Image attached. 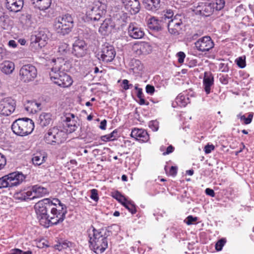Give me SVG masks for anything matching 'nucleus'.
Instances as JSON below:
<instances>
[{
    "instance_id": "obj_37",
    "label": "nucleus",
    "mask_w": 254,
    "mask_h": 254,
    "mask_svg": "<svg viewBox=\"0 0 254 254\" xmlns=\"http://www.w3.org/2000/svg\"><path fill=\"white\" fill-rule=\"evenodd\" d=\"M46 158V157L44 154L37 153L34 155L32 158V162L35 165L39 166L45 162Z\"/></svg>"
},
{
    "instance_id": "obj_10",
    "label": "nucleus",
    "mask_w": 254,
    "mask_h": 254,
    "mask_svg": "<svg viewBox=\"0 0 254 254\" xmlns=\"http://www.w3.org/2000/svg\"><path fill=\"white\" fill-rule=\"evenodd\" d=\"M16 102L11 98H6L0 102V114L8 116L15 110Z\"/></svg>"
},
{
    "instance_id": "obj_5",
    "label": "nucleus",
    "mask_w": 254,
    "mask_h": 254,
    "mask_svg": "<svg viewBox=\"0 0 254 254\" xmlns=\"http://www.w3.org/2000/svg\"><path fill=\"white\" fill-rule=\"evenodd\" d=\"M52 202L50 198H44L39 200L34 205L37 219L40 224L45 227L48 224V209L51 207Z\"/></svg>"
},
{
    "instance_id": "obj_13",
    "label": "nucleus",
    "mask_w": 254,
    "mask_h": 254,
    "mask_svg": "<svg viewBox=\"0 0 254 254\" xmlns=\"http://www.w3.org/2000/svg\"><path fill=\"white\" fill-rule=\"evenodd\" d=\"M87 44L85 41L77 39L72 45V54L77 58L84 57L87 51Z\"/></svg>"
},
{
    "instance_id": "obj_33",
    "label": "nucleus",
    "mask_w": 254,
    "mask_h": 254,
    "mask_svg": "<svg viewBox=\"0 0 254 254\" xmlns=\"http://www.w3.org/2000/svg\"><path fill=\"white\" fill-rule=\"evenodd\" d=\"M32 193L30 190L21 191L14 194V197L16 199L21 201L26 200L27 199H32Z\"/></svg>"
},
{
    "instance_id": "obj_41",
    "label": "nucleus",
    "mask_w": 254,
    "mask_h": 254,
    "mask_svg": "<svg viewBox=\"0 0 254 254\" xmlns=\"http://www.w3.org/2000/svg\"><path fill=\"white\" fill-rule=\"evenodd\" d=\"M211 3L214 7V10H220L224 7L225 1L224 0H213Z\"/></svg>"
},
{
    "instance_id": "obj_24",
    "label": "nucleus",
    "mask_w": 254,
    "mask_h": 254,
    "mask_svg": "<svg viewBox=\"0 0 254 254\" xmlns=\"http://www.w3.org/2000/svg\"><path fill=\"white\" fill-rule=\"evenodd\" d=\"M53 121L52 115L50 113H42L37 119V124L41 127H44L50 124Z\"/></svg>"
},
{
    "instance_id": "obj_45",
    "label": "nucleus",
    "mask_w": 254,
    "mask_h": 254,
    "mask_svg": "<svg viewBox=\"0 0 254 254\" xmlns=\"http://www.w3.org/2000/svg\"><path fill=\"white\" fill-rule=\"evenodd\" d=\"M226 242V241L225 239H221L218 240L215 244L216 250L218 252L221 251Z\"/></svg>"
},
{
    "instance_id": "obj_35",
    "label": "nucleus",
    "mask_w": 254,
    "mask_h": 254,
    "mask_svg": "<svg viewBox=\"0 0 254 254\" xmlns=\"http://www.w3.org/2000/svg\"><path fill=\"white\" fill-rule=\"evenodd\" d=\"M14 69V64L9 61H5L2 64L1 66V71L6 74L11 73Z\"/></svg>"
},
{
    "instance_id": "obj_36",
    "label": "nucleus",
    "mask_w": 254,
    "mask_h": 254,
    "mask_svg": "<svg viewBox=\"0 0 254 254\" xmlns=\"http://www.w3.org/2000/svg\"><path fill=\"white\" fill-rule=\"evenodd\" d=\"M176 103L178 106L181 107H185L189 103H190V99L188 95H184L181 93L175 99Z\"/></svg>"
},
{
    "instance_id": "obj_7",
    "label": "nucleus",
    "mask_w": 254,
    "mask_h": 254,
    "mask_svg": "<svg viewBox=\"0 0 254 254\" xmlns=\"http://www.w3.org/2000/svg\"><path fill=\"white\" fill-rule=\"evenodd\" d=\"M66 137L64 131L57 127L50 128L45 135L46 142L50 144H60L64 142Z\"/></svg>"
},
{
    "instance_id": "obj_15",
    "label": "nucleus",
    "mask_w": 254,
    "mask_h": 254,
    "mask_svg": "<svg viewBox=\"0 0 254 254\" xmlns=\"http://www.w3.org/2000/svg\"><path fill=\"white\" fill-rule=\"evenodd\" d=\"M104 13L105 11L103 9H101L98 5L89 7L86 12L87 17L94 21L99 20Z\"/></svg>"
},
{
    "instance_id": "obj_25",
    "label": "nucleus",
    "mask_w": 254,
    "mask_h": 254,
    "mask_svg": "<svg viewBox=\"0 0 254 254\" xmlns=\"http://www.w3.org/2000/svg\"><path fill=\"white\" fill-rule=\"evenodd\" d=\"M214 84V77L210 72H205L203 79V85L206 94L210 93L211 87Z\"/></svg>"
},
{
    "instance_id": "obj_12",
    "label": "nucleus",
    "mask_w": 254,
    "mask_h": 254,
    "mask_svg": "<svg viewBox=\"0 0 254 254\" xmlns=\"http://www.w3.org/2000/svg\"><path fill=\"white\" fill-rule=\"evenodd\" d=\"M101 53V59L106 63L113 61L116 55L114 47L109 44L102 45Z\"/></svg>"
},
{
    "instance_id": "obj_46",
    "label": "nucleus",
    "mask_w": 254,
    "mask_h": 254,
    "mask_svg": "<svg viewBox=\"0 0 254 254\" xmlns=\"http://www.w3.org/2000/svg\"><path fill=\"white\" fill-rule=\"evenodd\" d=\"M253 118V114L252 113H250L249 115L248 118H246L245 115H242V116H241L240 119L241 120H244V122H245V124L246 125H248V124H250L252 122Z\"/></svg>"
},
{
    "instance_id": "obj_55",
    "label": "nucleus",
    "mask_w": 254,
    "mask_h": 254,
    "mask_svg": "<svg viewBox=\"0 0 254 254\" xmlns=\"http://www.w3.org/2000/svg\"><path fill=\"white\" fill-rule=\"evenodd\" d=\"M6 158L5 156L0 153V170L2 169L6 164Z\"/></svg>"
},
{
    "instance_id": "obj_59",
    "label": "nucleus",
    "mask_w": 254,
    "mask_h": 254,
    "mask_svg": "<svg viewBox=\"0 0 254 254\" xmlns=\"http://www.w3.org/2000/svg\"><path fill=\"white\" fill-rule=\"evenodd\" d=\"M174 150V147L172 145H169L166 149V152H164L163 154L164 155L169 154L172 153Z\"/></svg>"
},
{
    "instance_id": "obj_23",
    "label": "nucleus",
    "mask_w": 254,
    "mask_h": 254,
    "mask_svg": "<svg viewBox=\"0 0 254 254\" xmlns=\"http://www.w3.org/2000/svg\"><path fill=\"white\" fill-rule=\"evenodd\" d=\"M125 7L129 11L131 14H136L140 10V6L138 0H122Z\"/></svg>"
},
{
    "instance_id": "obj_3",
    "label": "nucleus",
    "mask_w": 254,
    "mask_h": 254,
    "mask_svg": "<svg viewBox=\"0 0 254 254\" xmlns=\"http://www.w3.org/2000/svg\"><path fill=\"white\" fill-rule=\"evenodd\" d=\"M34 127V122L27 118L16 120L11 126L13 132L22 136L30 134L33 130Z\"/></svg>"
},
{
    "instance_id": "obj_56",
    "label": "nucleus",
    "mask_w": 254,
    "mask_h": 254,
    "mask_svg": "<svg viewBox=\"0 0 254 254\" xmlns=\"http://www.w3.org/2000/svg\"><path fill=\"white\" fill-rule=\"evenodd\" d=\"M149 127L153 131H157L158 129V124L156 121H151L149 124Z\"/></svg>"
},
{
    "instance_id": "obj_48",
    "label": "nucleus",
    "mask_w": 254,
    "mask_h": 254,
    "mask_svg": "<svg viewBox=\"0 0 254 254\" xmlns=\"http://www.w3.org/2000/svg\"><path fill=\"white\" fill-rule=\"evenodd\" d=\"M122 84L123 85V88L125 90H127L133 87L132 84L129 83V81L127 79H124L122 81Z\"/></svg>"
},
{
    "instance_id": "obj_32",
    "label": "nucleus",
    "mask_w": 254,
    "mask_h": 254,
    "mask_svg": "<svg viewBox=\"0 0 254 254\" xmlns=\"http://www.w3.org/2000/svg\"><path fill=\"white\" fill-rule=\"evenodd\" d=\"M112 20L110 19H105L101 24L99 29V32L103 35H106L108 32H109L112 27Z\"/></svg>"
},
{
    "instance_id": "obj_1",
    "label": "nucleus",
    "mask_w": 254,
    "mask_h": 254,
    "mask_svg": "<svg viewBox=\"0 0 254 254\" xmlns=\"http://www.w3.org/2000/svg\"><path fill=\"white\" fill-rule=\"evenodd\" d=\"M70 66L69 63L62 58L53 59L52 67L49 73L51 80L55 83L63 88L71 85L73 80L66 73Z\"/></svg>"
},
{
    "instance_id": "obj_40",
    "label": "nucleus",
    "mask_w": 254,
    "mask_h": 254,
    "mask_svg": "<svg viewBox=\"0 0 254 254\" xmlns=\"http://www.w3.org/2000/svg\"><path fill=\"white\" fill-rule=\"evenodd\" d=\"M132 214L136 212V208L135 204L130 201L127 200L123 204Z\"/></svg>"
},
{
    "instance_id": "obj_9",
    "label": "nucleus",
    "mask_w": 254,
    "mask_h": 254,
    "mask_svg": "<svg viewBox=\"0 0 254 254\" xmlns=\"http://www.w3.org/2000/svg\"><path fill=\"white\" fill-rule=\"evenodd\" d=\"M50 36V33L48 29L40 28L35 35L31 37V43L35 44V46L41 48L44 47L47 43Z\"/></svg>"
},
{
    "instance_id": "obj_60",
    "label": "nucleus",
    "mask_w": 254,
    "mask_h": 254,
    "mask_svg": "<svg viewBox=\"0 0 254 254\" xmlns=\"http://www.w3.org/2000/svg\"><path fill=\"white\" fill-rule=\"evenodd\" d=\"M205 192L207 195L211 197H214L215 196V192L212 189L207 188L205 190Z\"/></svg>"
},
{
    "instance_id": "obj_28",
    "label": "nucleus",
    "mask_w": 254,
    "mask_h": 254,
    "mask_svg": "<svg viewBox=\"0 0 254 254\" xmlns=\"http://www.w3.org/2000/svg\"><path fill=\"white\" fill-rule=\"evenodd\" d=\"M56 214L57 212L60 213V219L61 220H64L65 218V214L67 213L66 206L63 204L56 205L55 207H52L51 210V213H54Z\"/></svg>"
},
{
    "instance_id": "obj_27",
    "label": "nucleus",
    "mask_w": 254,
    "mask_h": 254,
    "mask_svg": "<svg viewBox=\"0 0 254 254\" xmlns=\"http://www.w3.org/2000/svg\"><path fill=\"white\" fill-rule=\"evenodd\" d=\"M160 0H143V4L144 7L148 10L155 11L160 7Z\"/></svg>"
},
{
    "instance_id": "obj_21",
    "label": "nucleus",
    "mask_w": 254,
    "mask_h": 254,
    "mask_svg": "<svg viewBox=\"0 0 254 254\" xmlns=\"http://www.w3.org/2000/svg\"><path fill=\"white\" fill-rule=\"evenodd\" d=\"M130 135L141 142H147L149 139L147 132L142 128H134L132 130Z\"/></svg>"
},
{
    "instance_id": "obj_50",
    "label": "nucleus",
    "mask_w": 254,
    "mask_h": 254,
    "mask_svg": "<svg viewBox=\"0 0 254 254\" xmlns=\"http://www.w3.org/2000/svg\"><path fill=\"white\" fill-rule=\"evenodd\" d=\"M71 244L69 242H62L60 243L59 245H57V247H58L57 249L61 251L62 249H66L67 248L69 247Z\"/></svg>"
},
{
    "instance_id": "obj_64",
    "label": "nucleus",
    "mask_w": 254,
    "mask_h": 254,
    "mask_svg": "<svg viewBox=\"0 0 254 254\" xmlns=\"http://www.w3.org/2000/svg\"><path fill=\"white\" fill-rule=\"evenodd\" d=\"M22 250L19 249H12L11 251V253L9 254H21Z\"/></svg>"
},
{
    "instance_id": "obj_8",
    "label": "nucleus",
    "mask_w": 254,
    "mask_h": 254,
    "mask_svg": "<svg viewBox=\"0 0 254 254\" xmlns=\"http://www.w3.org/2000/svg\"><path fill=\"white\" fill-rule=\"evenodd\" d=\"M19 79L24 83L33 81L37 76L36 67L31 64L23 65L19 70Z\"/></svg>"
},
{
    "instance_id": "obj_61",
    "label": "nucleus",
    "mask_w": 254,
    "mask_h": 254,
    "mask_svg": "<svg viewBox=\"0 0 254 254\" xmlns=\"http://www.w3.org/2000/svg\"><path fill=\"white\" fill-rule=\"evenodd\" d=\"M51 202L52 203L51 204V207H55L56 205H59L62 203L60 200L57 198H54L52 200H51Z\"/></svg>"
},
{
    "instance_id": "obj_54",
    "label": "nucleus",
    "mask_w": 254,
    "mask_h": 254,
    "mask_svg": "<svg viewBox=\"0 0 254 254\" xmlns=\"http://www.w3.org/2000/svg\"><path fill=\"white\" fill-rule=\"evenodd\" d=\"M146 92L147 93L152 95L155 92V88L153 86L148 84L145 87Z\"/></svg>"
},
{
    "instance_id": "obj_4",
    "label": "nucleus",
    "mask_w": 254,
    "mask_h": 254,
    "mask_svg": "<svg viewBox=\"0 0 254 254\" xmlns=\"http://www.w3.org/2000/svg\"><path fill=\"white\" fill-rule=\"evenodd\" d=\"M73 27V19L69 14L59 16L55 19L54 28L56 32L62 35L68 34Z\"/></svg>"
},
{
    "instance_id": "obj_58",
    "label": "nucleus",
    "mask_w": 254,
    "mask_h": 254,
    "mask_svg": "<svg viewBox=\"0 0 254 254\" xmlns=\"http://www.w3.org/2000/svg\"><path fill=\"white\" fill-rule=\"evenodd\" d=\"M169 173L171 176H175L177 174V167L176 166H171Z\"/></svg>"
},
{
    "instance_id": "obj_18",
    "label": "nucleus",
    "mask_w": 254,
    "mask_h": 254,
    "mask_svg": "<svg viewBox=\"0 0 254 254\" xmlns=\"http://www.w3.org/2000/svg\"><path fill=\"white\" fill-rule=\"evenodd\" d=\"M214 7L212 5L211 2H202L200 3L196 7L195 11L204 16H209L214 12Z\"/></svg>"
},
{
    "instance_id": "obj_2",
    "label": "nucleus",
    "mask_w": 254,
    "mask_h": 254,
    "mask_svg": "<svg viewBox=\"0 0 254 254\" xmlns=\"http://www.w3.org/2000/svg\"><path fill=\"white\" fill-rule=\"evenodd\" d=\"M90 247L96 253H102L108 248L107 238L110 236L111 231L107 228L95 229L91 226L87 230Z\"/></svg>"
},
{
    "instance_id": "obj_42",
    "label": "nucleus",
    "mask_w": 254,
    "mask_h": 254,
    "mask_svg": "<svg viewBox=\"0 0 254 254\" xmlns=\"http://www.w3.org/2000/svg\"><path fill=\"white\" fill-rule=\"evenodd\" d=\"M235 62L239 67L241 68H244L246 65L245 56L238 58L236 59Z\"/></svg>"
},
{
    "instance_id": "obj_20",
    "label": "nucleus",
    "mask_w": 254,
    "mask_h": 254,
    "mask_svg": "<svg viewBox=\"0 0 254 254\" xmlns=\"http://www.w3.org/2000/svg\"><path fill=\"white\" fill-rule=\"evenodd\" d=\"M6 1L5 7L10 12H18L23 6V0H6Z\"/></svg>"
},
{
    "instance_id": "obj_19",
    "label": "nucleus",
    "mask_w": 254,
    "mask_h": 254,
    "mask_svg": "<svg viewBox=\"0 0 254 254\" xmlns=\"http://www.w3.org/2000/svg\"><path fill=\"white\" fill-rule=\"evenodd\" d=\"M63 121L65 122L64 126L67 127V132L71 133L76 130L77 126L74 114L71 113L66 114Z\"/></svg>"
},
{
    "instance_id": "obj_26",
    "label": "nucleus",
    "mask_w": 254,
    "mask_h": 254,
    "mask_svg": "<svg viewBox=\"0 0 254 254\" xmlns=\"http://www.w3.org/2000/svg\"><path fill=\"white\" fill-rule=\"evenodd\" d=\"M35 8L40 10H45L48 9L52 3V0H30Z\"/></svg>"
},
{
    "instance_id": "obj_63",
    "label": "nucleus",
    "mask_w": 254,
    "mask_h": 254,
    "mask_svg": "<svg viewBox=\"0 0 254 254\" xmlns=\"http://www.w3.org/2000/svg\"><path fill=\"white\" fill-rule=\"evenodd\" d=\"M139 101L138 102V103L139 104V105H149V102H146L145 100V99H144V97L139 98Z\"/></svg>"
},
{
    "instance_id": "obj_38",
    "label": "nucleus",
    "mask_w": 254,
    "mask_h": 254,
    "mask_svg": "<svg viewBox=\"0 0 254 254\" xmlns=\"http://www.w3.org/2000/svg\"><path fill=\"white\" fill-rule=\"evenodd\" d=\"M58 52L62 55H67L70 53V47L66 43L61 42L59 46Z\"/></svg>"
},
{
    "instance_id": "obj_49",
    "label": "nucleus",
    "mask_w": 254,
    "mask_h": 254,
    "mask_svg": "<svg viewBox=\"0 0 254 254\" xmlns=\"http://www.w3.org/2000/svg\"><path fill=\"white\" fill-rule=\"evenodd\" d=\"M90 197L92 199L95 201H97L99 199L98 191L96 189H92L91 190Z\"/></svg>"
},
{
    "instance_id": "obj_30",
    "label": "nucleus",
    "mask_w": 254,
    "mask_h": 254,
    "mask_svg": "<svg viewBox=\"0 0 254 254\" xmlns=\"http://www.w3.org/2000/svg\"><path fill=\"white\" fill-rule=\"evenodd\" d=\"M51 213V216L49 217L48 219V225L45 226V228H48L50 226L54 225H57L58 224H59L60 223H62L64 220H61L60 219V213L57 212L56 214L55 212L54 213Z\"/></svg>"
},
{
    "instance_id": "obj_44",
    "label": "nucleus",
    "mask_w": 254,
    "mask_h": 254,
    "mask_svg": "<svg viewBox=\"0 0 254 254\" xmlns=\"http://www.w3.org/2000/svg\"><path fill=\"white\" fill-rule=\"evenodd\" d=\"M113 197L118 200L120 202H121L122 204L126 201L127 199L123 196L119 191L115 192L113 194Z\"/></svg>"
},
{
    "instance_id": "obj_62",
    "label": "nucleus",
    "mask_w": 254,
    "mask_h": 254,
    "mask_svg": "<svg viewBox=\"0 0 254 254\" xmlns=\"http://www.w3.org/2000/svg\"><path fill=\"white\" fill-rule=\"evenodd\" d=\"M106 125L107 121L106 120H104L101 122L99 127L102 130H105L106 129Z\"/></svg>"
},
{
    "instance_id": "obj_6",
    "label": "nucleus",
    "mask_w": 254,
    "mask_h": 254,
    "mask_svg": "<svg viewBox=\"0 0 254 254\" xmlns=\"http://www.w3.org/2000/svg\"><path fill=\"white\" fill-rule=\"evenodd\" d=\"M25 179V177L22 173L19 172L11 173L0 178V189L17 186Z\"/></svg>"
},
{
    "instance_id": "obj_52",
    "label": "nucleus",
    "mask_w": 254,
    "mask_h": 254,
    "mask_svg": "<svg viewBox=\"0 0 254 254\" xmlns=\"http://www.w3.org/2000/svg\"><path fill=\"white\" fill-rule=\"evenodd\" d=\"M219 69L222 72H227L229 69L228 64L221 63L219 64Z\"/></svg>"
},
{
    "instance_id": "obj_34",
    "label": "nucleus",
    "mask_w": 254,
    "mask_h": 254,
    "mask_svg": "<svg viewBox=\"0 0 254 254\" xmlns=\"http://www.w3.org/2000/svg\"><path fill=\"white\" fill-rule=\"evenodd\" d=\"M130 69L134 74H139L143 70V64L139 60H132L130 64Z\"/></svg>"
},
{
    "instance_id": "obj_43",
    "label": "nucleus",
    "mask_w": 254,
    "mask_h": 254,
    "mask_svg": "<svg viewBox=\"0 0 254 254\" xmlns=\"http://www.w3.org/2000/svg\"><path fill=\"white\" fill-rule=\"evenodd\" d=\"M173 15V12L172 10L169 9L167 10L166 13L161 17L162 19L165 23H167V21L171 20L172 19V17Z\"/></svg>"
},
{
    "instance_id": "obj_39",
    "label": "nucleus",
    "mask_w": 254,
    "mask_h": 254,
    "mask_svg": "<svg viewBox=\"0 0 254 254\" xmlns=\"http://www.w3.org/2000/svg\"><path fill=\"white\" fill-rule=\"evenodd\" d=\"M118 137V131H117L116 129H115L112 132L109 134H106L102 136L101 138V140L104 141H108L111 140H114Z\"/></svg>"
},
{
    "instance_id": "obj_51",
    "label": "nucleus",
    "mask_w": 254,
    "mask_h": 254,
    "mask_svg": "<svg viewBox=\"0 0 254 254\" xmlns=\"http://www.w3.org/2000/svg\"><path fill=\"white\" fill-rule=\"evenodd\" d=\"M215 149V146L213 144H207L204 148V152L205 154H209L211 153V152L214 150Z\"/></svg>"
},
{
    "instance_id": "obj_17",
    "label": "nucleus",
    "mask_w": 254,
    "mask_h": 254,
    "mask_svg": "<svg viewBox=\"0 0 254 254\" xmlns=\"http://www.w3.org/2000/svg\"><path fill=\"white\" fill-rule=\"evenodd\" d=\"M133 52L137 55H147L151 51V47L148 43L145 42L135 43L133 47Z\"/></svg>"
},
{
    "instance_id": "obj_31",
    "label": "nucleus",
    "mask_w": 254,
    "mask_h": 254,
    "mask_svg": "<svg viewBox=\"0 0 254 254\" xmlns=\"http://www.w3.org/2000/svg\"><path fill=\"white\" fill-rule=\"evenodd\" d=\"M41 104L36 101H28L25 105V109L31 113H35L41 110Z\"/></svg>"
},
{
    "instance_id": "obj_16",
    "label": "nucleus",
    "mask_w": 254,
    "mask_h": 254,
    "mask_svg": "<svg viewBox=\"0 0 254 254\" xmlns=\"http://www.w3.org/2000/svg\"><path fill=\"white\" fill-rule=\"evenodd\" d=\"M128 35L135 39H141L144 35L143 29L136 23H130L128 27Z\"/></svg>"
},
{
    "instance_id": "obj_57",
    "label": "nucleus",
    "mask_w": 254,
    "mask_h": 254,
    "mask_svg": "<svg viewBox=\"0 0 254 254\" xmlns=\"http://www.w3.org/2000/svg\"><path fill=\"white\" fill-rule=\"evenodd\" d=\"M197 220V217H193L191 215H190L187 217L186 221V223L188 225H191L194 222L196 221Z\"/></svg>"
},
{
    "instance_id": "obj_14",
    "label": "nucleus",
    "mask_w": 254,
    "mask_h": 254,
    "mask_svg": "<svg viewBox=\"0 0 254 254\" xmlns=\"http://www.w3.org/2000/svg\"><path fill=\"white\" fill-rule=\"evenodd\" d=\"M183 22L181 19L175 16L173 19L165 23V26H167L169 33L171 34L177 35L182 29L181 26Z\"/></svg>"
},
{
    "instance_id": "obj_53",
    "label": "nucleus",
    "mask_w": 254,
    "mask_h": 254,
    "mask_svg": "<svg viewBox=\"0 0 254 254\" xmlns=\"http://www.w3.org/2000/svg\"><path fill=\"white\" fill-rule=\"evenodd\" d=\"M177 56L178 58V62L180 64L183 63L186 57L185 54L183 52H179L177 54Z\"/></svg>"
},
{
    "instance_id": "obj_29",
    "label": "nucleus",
    "mask_w": 254,
    "mask_h": 254,
    "mask_svg": "<svg viewBox=\"0 0 254 254\" xmlns=\"http://www.w3.org/2000/svg\"><path fill=\"white\" fill-rule=\"evenodd\" d=\"M30 191L32 193V199L35 198L42 197L47 193L46 188L37 185L32 187Z\"/></svg>"
},
{
    "instance_id": "obj_11",
    "label": "nucleus",
    "mask_w": 254,
    "mask_h": 254,
    "mask_svg": "<svg viewBox=\"0 0 254 254\" xmlns=\"http://www.w3.org/2000/svg\"><path fill=\"white\" fill-rule=\"evenodd\" d=\"M197 50L201 52L209 51L214 47V43L209 36H204L194 43Z\"/></svg>"
},
{
    "instance_id": "obj_47",
    "label": "nucleus",
    "mask_w": 254,
    "mask_h": 254,
    "mask_svg": "<svg viewBox=\"0 0 254 254\" xmlns=\"http://www.w3.org/2000/svg\"><path fill=\"white\" fill-rule=\"evenodd\" d=\"M219 81L224 85L228 84L229 82V77L228 75L219 74Z\"/></svg>"
},
{
    "instance_id": "obj_22",
    "label": "nucleus",
    "mask_w": 254,
    "mask_h": 254,
    "mask_svg": "<svg viewBox=\"0 0 254 254\" xmlns=\"http://www.w3.org/2000/svg\"><path fill=\"white\" fill-rule=\"evenodd\" d=\"M147 24L149 29L157 31L161 30L165 26V22L161 17L158 19L155 17H151L147 20Z\"/></svg>"
}]
</instances>
